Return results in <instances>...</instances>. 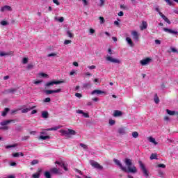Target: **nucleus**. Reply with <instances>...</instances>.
I'll use <instances>...</instances> for the list:
<instances>
[{"instance_id":"obj_49","label":"nucleus","mask_w":178,"mask_h":178,"mask_svg":"<svg viewBox=\"0 0 178 178\" xmlns=\"http://www.w3.org/2000/svg\"><path fill=\"white\" fill-rule=\"evenodd\" d=\"M9 129V127L8 126H3L0 127V130H8Z\"/></svg>"},{"instance_id":"obj_28","label":"nucleus","mask_w":178,"mask_h":178,"mask_svg":"<svg viewBox=\"0 0 178 178\" xmlns=\"http://www.w3.org/2000/svg\"><path fill=\"white\" fill-rule=\"evenodd\" d=\"M166 112L170 116H175V115H176V111H170L169 109H167Z\"/></svg>"},{"instance_id":"obj_11","label":"nucleus","mask_w":178,"mask_h":178,"mask_svg":"<svg viewBox=\"0 0 178 178\" xmlns=\"http://www.w3.org/2000/svg\"><path fill=\"white\" fill-rule=\"evenodd\" d=\"M131 35L133 37V39L135 40V41H138L140 37L138 36V33L136 31H134L131 32Z\"/></svg>"},{"instance_id":"obj_52","label":"nucleus","mask_w":178,"mask_h":178,"mask_svg":"<svg viewBox=\"0 0 178 178\" xmlns=\"http://www.w3.org/2000/svg\"><path fill=\"white\" fill-rule=\"evenodd\" d=\"M16 147V145H7L6 148L8 149L9 148H15Z\"/></svg>"},{"instance_id":"obj_43","label":"nucleus","mask_w":178,"mask_h":178,"mask_svg":"<svg viewBox=\"0 0 178 178\" xmlns=\"http://www.w3.org/2000/svg\"><path fill=\"white\" fill-rule=\"evenodd\" d=\"M105 1L106 0H100V3L99 4V6H105Z\"/></svg>"},{"instance_id":"obj_34","label":"nucleus","mask_w":178,"mask_h":178,"mask_svg":"<svg viewBox=\"0 0 178 178\" xmlns=\"http://www.w3.org/2000/svg\"><path fill=\"white\" fill-rule=\"evenodd\" d=\"M67 35L70 38H73L74 37V35L70 31H67Z\"/></svg>"},{"instance_id":"obj_50","label":"nucleus","mask_w":178,"mask_h":178,"mask_svg":"<svg viewBox=\"0 0 178 178\" xmlns=\"http://www.w3.org/2000/svg\"><path fill=\"white\" fill-rule=\"evenodd\" d=\"M34 67V65L33 64H29L27 66L28 70H30V69H33Z\"/></svg>"},{"instance_id":"obj_19","label":"nucleus","mask_w":178,"mask_h":178,"mask_svg":"<svg viewBox=\"0 0 178 178\" xmlns=\"http://www.w3.org/2000/svg\"><path fill=\"white\" fill-rule=\"evenodd\" d=\"M76 113L83 115L84 118H90V115L87 113H84V111H83V110H77Z\"/></svg>"},{"instance_id":"obj_4","label":"nucleus","mask_w":178,"mask_h":178,"mask_svg":"<svg viewBox=\"0 0 178 178\" xmlns=\"http://www.w3.org/2000/svg\"><path fill=\"white\" fill-rule=\"evenodd\" d=\"M138 163L142 172H143L144 176L146 177H148V176H149V174L148 172V170L145 168V165H144V163H143V161H139Z\"/></svg>"},{"instance_id":"obj_10","label":"nucleus","mask_w":178,"mask_h":178,"mask_svg":"<svg viewBox=\"0 0 178 178\" xmlns=\"http://www.w3.org/2000/svg\"><path fill=\"white\" fill-rule=\"evenodd\" d=\"M41 172H42V169L40 168H38V170H37L36 173L33 174L31 178H40Z\"/></svg>"},{"instance_id":"obj_14","label":"nucleus","mask_w":178,"mask_h":178,"mask_svg":"<svg viewBox=\"0 0 178 178\" xmlns=\"http://www.w3.org/2000/svg\"><path fill=\"white\" fill-rule=\"evenodd\" d=\"M61 127H62V126L58 125L57 127L47 129L46 131H56V130H59V129H60Z\"/></svg>"},{"instance_id":"obj_3","label":"nucleus","mask_w":178,"mask_h":178,"mask_svg":"<svg viewBox=\"0 0 178 178\" xmlns=\"http://www.w3.org/2000/svg\"><path fill=\"white\" fill-rule=\"evenodd\" d=\"M62 83H65V81H51L45 83V88H49V87H52L54 84H62Z\"/></svg>"},{"instance_id":"obj_18","label":"nucleus","mask_w":178,"mask_h":178,"mask_svg":"<svg viewBox=\"0 0 178 178\" xmlns=\"http://www.w3.org/2000/svg\"><path fill=\"white\" fill-rule=\"evenodd\" d=\"M10 111V108L6 107L4 108L3 111L1 113V116H3V118H5V116H6V115H8V113Z\"/></svg>"},{"instance_id":"obj_58","label":"nucleus","mask_w":178,"mask_h":178,"mask_svg":"<svg viewBox=\"0 0 178 178\" xmlns=\"http://www.w3.org/2000/svg\"><path fill=\"white\" fill-rule=\"evenodd\" d=\"M47 56L49 58L51 56H56V53H51L47 55Z\"/></svg>"},{"instance_id":"obj_61","label":"nucleus","mask_w":178,"mask_h":178,"mask_svg":"<svg viewBox=\"0 0 178 178\" xmlns=\"http://www.w3.org/2000/svg\"><path fill=\"white\" fill-rule=\"evenodd\" d=\"M44 102H51V98L47 97L44 99Z\"/></svg>"},{"instance_id":"obj_12","label":"nucleus","mask_w":178,"mask_h":178,"mask_svg":"<svg viewBox=\"0 0 178 178\" xmlns=\"http://www.w3.org/2000/svg\"><path fill=\"white\" fill-rule=\"evenodd\" d=\"M15 120H5L3 121L0 123L1 126H6V124H9V123H15Z\"/></svg>"},{"instance_id":"obj_27","label":"nucleus","mask_w":178,"mask_h":178,"mask_svg":"<svg viewBox=\"0 0 178 178\" xmlns=\"http://www.w3.org/2000/svg\"><path fill=\"white\" fill-rule=\"evenodd\" d=\"M49 113L48 111H42V118H43L44 119H48V116H49Z\"/></svg>"},{"instance_id":"obj_17","label":"nucleus","mask_w":178,"mask_h":178,"mask_svg":"<svg viewBox=\"0 0 178 178\" xmlns=\"http://www.w3.org/2000/svg\"><path fill=\"white\" fill-rule=\"evenodd\" d=\"M122 115H123V113H122V111H118V110L114 111V113H113L114 118H118L119 116H122Z\"/></svg>"},{"instance_id":"obj_44","label":"nucleus","mask_w":178,"mask_h":178,"mask_svg":"<svg viewBox=\"0 0 178 178\" xmlns=\"http://www.w3.org/2000/svg\"><path fill=\"white\" fill-rule=\"evenodd\" d=\"M40 76H41V77H44V78H47V77H49L48 74H45V73H40L39 74Z\"/></svg>"},{"instance_id":"obj_45","label":"nucleus","mask_w":178,"mask_h":178,"mask_svg":"<svg viewBox=\"0 0 178 178\" xmlns=\"http://www.w3.org/2000/svg\"><path fill=\"white\" fill-rule=\"evenodd\" d=\"M30 138V136H25L22 137V141H26Z\"/></svg>"},{"instance_id":"obj_35","label":"nucleus","mask_w":178,"mask_h":178,"mask_svg":"<svg viewBox=\"0 0 178 178\" xmlns=\"http://www.w3.org/2000/svg\"><path fill=\"white\" fill-rule=\"evenodd\" d=\"M39 161L37 159H34L31 162V165H38L39 163Z\"/></svg>"},{"instance_id":"obj_5","label":"nucleus","mask_w":178,"mask_h":178,"mask_svg":"<svg viewBox=\"0 0 178 178\" xmlns=\"http://www.w3.org/2000/svg\"><path fill=\"white\" fill-rule=\"evenodd\" d=\"M90 163L91 166H92V168H94L95 169H98L99 170H102V169H104V167L102 165H100L98 163V162H97L94 160L90 161Z\"/></svg>"},{"instance_id":"obj_32","label":"nucleus","mask_w":178,"mask_h":178,"mask_svg":"<svg viewBox=\"0 0 178 178\" xmlns=\"http://www.w3.org/2000/svg\"><path fill=\"white\" fill-rule=\"evenodd\" d=\"M55 20L59 22L60 23H63V22H65V18L63 17H60V18L55 17Z\"/></svg>"},{"instance_id":"obj_59","label":"nucleus","mask_w":178,"mask_h":178,"mask_svg":"<svg viewBox=\"0 0 178 178\" xmlns=\"http://www.w3.org/2000/svg\"><path fill=\"white\" fill-rule=\"evenodd\" d=\"M75 97H76L77 98H81V97H83V95H81V93H76Z\"/></svg>"},{"instance_id":"obj_24","label":"nucleus","mask_w":178,"mask_h":178,"mask_svg":"<svg viewBox=\"0 0 178 178\" xmlns=\"http://www.w3.org/2000/svg\"><path fill=\"white\" fill-rule=\"evenodd\" d=\"M126 41L128 42L130 47H134V43H133V40H131V38L127 37L126 38Z\"/></svg>"},{"instance_id":"obj_16","label":"nucleus","mask_w":178,"mask_h":178,"mask_svg":"<svg viewBox=\"0 0 178 178\" xmlns=\"http://www.w3.org/2000/svg\"><path fill=\"white\" fill-rule=\"evenodd\" d=\"M5 10L12 11V7L10 6H4L1 8V12H5Z\"/></svg>"},{"instance_id":"obj_7","label":"nucleus","mask_w":178,"mask_h":178,"mask_svg":"<svg viewBox=\"0 0 178 178\" xmlns=\"http://www.w3.org/2000/svg\"><path fill=\"white\" fill-rule=\"evenodd\" d=\"M106 60H108V62H111L112 63H120V60L116 58H113L111 56L106 57Z\"/></svg>"},{"instance_id":"obj_9","label":"nucleus","mask_w":178,"mask_h":178,"mask_svg":"<svg viewBox=\"0 0 178 178\" xmlns=\"http://www.w3.org/2000/svg\"><path fill=\"white\" fill-rule=\"evenodd\" d=\"M149 62H151V58H146L145 59H143L140 61V65H142V66H145V65H148V63H149Z\"/></svg>"},{"instance_id":"obj_42","label":"nucleus","mask_w":178,"mask_h":178,"mask_svg":"<svg viewBox=\"0 0 178 178\" xmlns=\"http://www.w3.org/2000/svg\"><path fill=\"white\" fill-rule=\"evenodd\" d=\"M80 147L83 148V149H87L88 147L86 145H84V143H80Z\"/></svg>"},{"instance_id":"obj_48","label":"nucleus","mask_w":178,"mask_h":178,"mask_svg":"<svg viewBox=\"0 0 178 178\" xmlns=\"http://www.w3.org/2000/svg\"><path fill=\"white\" fill-rule=\"evenodd\" d=\"M17 131H22L23 130V127L22 126H18L16 128Z\"/></svg>"},{"instance_id":"obj_30","label":"nucleus","mask_w":178,"mask_h":178,"mask_svg":"<svg viewBox=\"0 0 178 178\" xmlns=\"http://www.w3.org/2000/svg\"><path fill=\"white\" fill-rule=\"evenodd\" d=\"M154 101L155 104H159V97H158V94L156 93L154 95Z\"/></svg>"},{"instance_id":"obj_22","label":"nucleus","mask_w":178,"mask_h":178,"mask_svg":"<svg viewBox=\"0 0 178 178\" xmlns=\"http://www.w3.org/2000/svg\"><path fill=\"white\" fill-rule=\"evenodd\" d=\"M6 91L8 94H14L15 92H16V91H17V89L10 88V89H7Z\"/></svg>"},{"instance_id":"obj_56","label":"nucleus","mask_w":178,"mask_h":178,"mask_svg":"<svg viewBox=\"0 0 178 178\" xmlns=\"http://www.w3.org/2000/svg\"><path fill=\"white\" fill-rule=\"evenodd\" d=\"M115 122L113 120H109V124H111V126H113V124H115Z\"/></svg>"},{"instance_id":"obj_54","label":"nucleus","mask_w":178,"mask_h":178,"mask_svg":"<svg viewBox=\"0 0 178 178\" xmlns=\"http://www.w3.org/2000/svg\"><path fill=\"white\" fill-rule=\"evenodd\" d=\"M158 167L159 168H162V169H165V168H166V165H165V164H159Z\"/></svg>"},{"instance_id":"obj_2","label":"nucleus","mask_w":178,"mask_h":178,"mask_svg":"<svg viewBox=\"0 0 178 178\" xmlns=\"http://www.w3.org/2000/svg\"><path fill=\"white\" fill-rule=\"evenodd\" d=\"M60 133H61L63 136H67V137H69V136H76V131L70 129L68 130L61 129L60 130Z\"/></svg>"},{"instance_id":"obj_51","label":"nucleus","mask_w":178,"mask_h":178,"mask_svg":"<svg viewBox=\"0 0 178 178\" xmlns=\"http://www.w3.org/2000/svg\"><path fill=\"white\" fill-rule=\"evenodd\" d=\"M61 168H63L64 169V170H65V172H67V170H69L67 169V166H66V165H65V164H62V167Z\"/></svg>"},{"instance_id":"obj_60","label":"nucleus","mask_w":178,"mask_h":178,"mask_svg":"<svg viewBox=\"0 0 178 178\" xmlns=\"http://www.w3.org/2000/svg\"><path fill=\"white\" fill-rule=\"evenodd\" d=\"M54 3H55L57 6L60 5V3L58 0H53Z\"/></svg>"},{"instance_id":"obj_41","label":"nucleus","mask_w":178,"mask_h":178,"mask_svg":"<svg viewBox=\"0 0 178 178\" xmlns=\"http://www.w3.org/2000/svg\"><path fill=\"white\" fill-rule=\"evenodd\" d=\"M90 87H91V85L90 83H83V88H88Z\"/></svg>"},{"instance_id":"obj_55","label":"nucleus","mask_w":178,"mask_h":178,"mask_svg":"<svg viewBox=\"0 0 178 178\" xmlns=\"http://www.w3.org/2000/svg\"><path fill=\"white\" fill-rule=\"evenodd\" d=\"M165 1L167 2V3L170 5V6H172V5H173V3L170 0H165Z\"/></svg>"},{"instance_id":"obj_25","label":"nucleus","mask_w":178,"mask_h":178,"mask_svg":"<svg viewBox=\"0 0 178 178\" xmlns=\"http://www.w3.org/2000/svg\"><path fill=\"white\" fill-rule=\"evenodd\" d=\"M148 140L150 142V143H152L153 144H154V145H158V142H156L155 140V138H152V136H149L148 138Z\"/></svg>"},{"instance_id":"obj_20","label":"nucleus","mask_w":178,"mask_h":178,"mask_svg":"<svg viewBox=\"0 0 178 178\" xmlns=\"http://www.w3.org/2000/svg\"><path fill=\"white\" fill-rule=\"evenodd\" d=\"M34 108H35V106H33L29 107V108H24L22 110V113H27V112H29V111H31L32 109H34Z\"/></svg>"},{"instance_id":"obj_37","label":"nucleus","mask_w":178,"mask_h":178,"mask_svg":"<svg viewBox=\"0 0 178 178\" xmlns=\"http://www.w3.org/2000/svg\"><path fill=\"white\" fill-rule=\"evenodd\" d=\"M132 136L134 137V138H137V137H138V132H137V131L133 132Z\"/></svg>"},{"instance_id":"obj_47","label":"nucleus","mask_w":178,"mask_h":178,"mask_svg":"<svg viewBox=\"0 0 178 178\" xmlns=\"http://www.w3.org/2000/svg\"><path fill=\"white\" fill-rule=\"evenodd\" d=\"M65 45H67L68 44H72V40H66L64 42Z\"/></svg>"},{"instance_id":"obj_57","label":"nucleus","mask_w":178,"mask_h":178,"mask_svg":"<svg viewBox=\"0 0 178 178\" xmlns=\"http://www.w3.org/2000/svg\"><path fill=\"white\" fill-rule=\"evenodd\" d=\"M162 90H164V88H166V83H163L161 86Z\"/></svg>"},{"instance_id":"obj_15","label":"nucleus","mask_w":178,"mask_h":178,"mask_svg":"<svg viewBox=\"0 0 178 178\" xmlns=\"http://www.w3.org/2000/svg\"><path fill=\"white\" fill-rule=\"evenodd\" d=\"M159 15L161 16V17H162L164 22H166V23H168V24H170V20H169V19L166 17L165 15L162 14V13H159Z\"/></svg>"},{"instance_id":"obj_26","label":"nucleus","mask_w":178,"mask_h":178,"mask_svg":"<svg viewBox=\"0 0 178 178\" xmlns=\"http://www.w3.org/2000/svg\"><path fill=\"white\" fill-rule=\"evenodd\" d=\"M50 172L54 175H58V173H59V170H58L56 168H53L50 170Z\"/></svg>"},{"instance_id":"obj_6","label":"nucleus","mask_w":178,"mask_h":178,"mask_svg":"<svg viewBox=\"0 0 178 178\" xmlns=\"http://www.w3.org/2000/svg\"><path fill=\"white\" fill-rule=\"evenodd\" d=\"M62 92V89L61 88H58L57 90H47L44 91L45 94H47V95H49V94H58L59 92Z\"/></svg>"},{"instance_id":"obj_31","label":"nucleus","mask_w":178,"mask_h":178,"mask_svg":"<svg viewBox=\"0 0 178 178\" xmlns=\"http://www.w3.org/2000/svg\"><path fill=\"white\" fill-rule=\"evenodd\" d=\"M44 177L45 178H52V176L51 175V172L49 171H45L44 172Z\"/></svg>"},{"instance_id":"obj_29","label":"nucleus","mask_w":178,"mask_h":178,"mask_svg":"<svg viewBox=\"0 0 178 178\" xmlns=\"http://www.w3.org/2000/svg\"><path fill=\"white\" fill-rule=\"evenodd\" d=\"M51 138L50 136H40L39 140H49Z\"/></svg>"},{"instance_id":"obj_33","label":"nucleus","mask_w":178,"mask_h":178,"mask_svg":"<svg viewBox=\"0 0 178 178\" xmlns=\"http://www.w3.org/2000/svg\"><path fill=\"white\" fill-rule=\"evenodd\" d=\"M150 159L153 160V159H158V155H156V154H152L150 156Z\"/></svg>"},{"instance_id":"obj_36","label":"nucleus","mask_w":178,"mask_h":178,"mask_svg":"<svg viewBox=\"0 0 178 178\" xmlns=\"http://www.w3.org/2000/svg\"><path fill=\"white\" fill-rule=\"evenodd\" d=\"M118 133L120 134H124V133H126V131H124V128H120L118 129Z\"/></svg>"},{"instance_id":"obj_62","label":"nucleus","mask_w":178,"mask_h":178,"mask_svg":"<svg viewBox=\"0 0 178 178\" xmlns=\"http://www.w3.org/2000/svg\"><path fill=\"white\" fill-rule=\"evenodd\" d=\"M56 163L57 165H59V166H61V168H62V165H64V164H65L64 163L59 162V161H56Z\"/></svg>"},{"instance_id":"obj_63","label":"nucleus","mask_w":178,"mask_h":178,"mask_svg":"<svg viewBox=\"0 0 178 178\" xmlns=\"http://www.w3.org/2000/svg\"><path fill=\"white\" fill-rule=\"evenodd\" d=\"M89 31L90 34H94V33H95V30L94 29H90Z\"/></svg>"},{"instance_id":"obj_53","label":"nucleus","mask_w":178,"mask_h":178,"mask_svg":"<svg viewBox=\"0 0 178 178\" xmlns=\"http://www.w3.org/2000/svg\"><path fill=\"white\" fill-rule=\"evenodd\" d=\"M171 52L174 53H178L177 49H176L175 47H170Z\"/></svg>"},{"instance_id":"obj_1","label":"nucleus","mask_w":178,"mask_h":178,"mask_svg":"<svg viewBox=\"0 0 178 178\" xmlns=\"http://www.w3.org/2000/svg\"><path fill=\"white\" fill-rule=\"evenodd\" d=\"M113 162L115 163V165H117V166H119L122 172H127L128 173H137V168L133 165V160L129 158H126L123 160L124 163H125L127 168L123 166L120 161L116 159H113Z\"/></svg>"},{"instance_id":"obj_13","label":"nucleus","mask_w":178,"mask_h":178,"mask_svg":"<svg viewBox=\"0 0 178 178\" xmlns=\"http://www.w3.org/2000/svg\"><path fill=\"white\" fill-rule=\"evenodd\" d=\"M95 94H96V95H101V94H105V92H104L101 90H95L92 91V92H91L92 95H94Z\"/></svg>"},{"instance_id":"obj_40","label":"nucleus","mask_w":178,"mask_h":178,"mask_svg":"<svg viewBox=\"0 0 178 178\" xmlns=\"http://www.w3.org/2000/svg\"><path fill=\"white\" fill-rule=\"evenodd\" d=\"M13 156L14 158H19V156H20V152H16V153L13 154Z\"/></svg>"},{"instance_id":"obj_23","label":"nucleus","mask_w":178,"mask_h":178,"mask_svg":"<svg viewBox=\"0 0 178 178\" xmlns=\"http://www.w3.org/2000/svg\"><path fill=\"white\" fill-rule=\"evenodd\" d=\"M148 27V24L147 22L143 21L142 22V26H140V30H145Z\"/></svg>"},{"instance_id":"obj_8","label":"nucleus","mask_w":178,"mask_h":178,"mask_svg":"<svg viewBox=\"0 0 178 178\" xmlns=\"http://www.w3.org/2000/svg\"><path fill=\"white\" fill-rule=\"evenodd\" d=\"M163 31H165V33H168V34H174L176 35L178 33L177 31H173L170 29H168V28H163Z\"/></svg>"},{"instance_id":"obj_38","label":"nucleus","mask_w":178,"mask_h":178,"mask_svg":"<svg viewBox=\"0 0 178 178\" xmlns=\"http://www.w3.org/2000/svg\"><path fill=\"white\" fill-rule=\"evenodd\" d=\"M99 20H100L101 24H104V23H105V19L103 17H99Z\"/></svg>"},{"instance_id":"obj_21","label":"nucleus","mask_w":178,"mask_h":178,"mask_svg":"<svg viewBox=\"0 0 178 178\" xmlns=\"http://www.w3.org/2000/svg\"><path fill=\"white\" fill-rule=\"evenodd\" d=\"M13 52H4V51H0V56H9V55H12Z\"/></svg>"},{"instance_id":"obj_64","label":"nucleus","mask_w":178,"mask_h":178,"mask_svg":"<svg viewBox=\"0 0 178 178\" xmlns=\"http://www.w3.org/2000/svg\"><path fill=\"white\" fill-rule=\"evenodd\" d=\"M155 44H156V45H159V44H161V40H155Z\"/></svg>"},{"instance_id":"obj_46","label":"nucleus","mask_w":178,"mask_h":178,"mask_svg":"<svg viewBox=\"0 0 178 178\" xmlns=\"http://www.w3.org/2000/svg\"><path fill=\"white\" fill-rule=\"evenodd\" d=\"M27 62H29V58H23L22 63H23L24 65H26V63H27Z\"/></svg>"},{"instance_id":"obj_39","label":"nucleus","mask_w":178,"mask_h":178,"mask_svg":"<svg viewBox=\"0 0 178 178\" xmlns=\"http://www.w3.org/2000/svg\"><path fill=\"white\" fill-rule=\"evenodd\" d=\"M0 24H1V26H8V24H9L8 23V22L3 20L0 22Z\"/></svg>"}]
</instances>
